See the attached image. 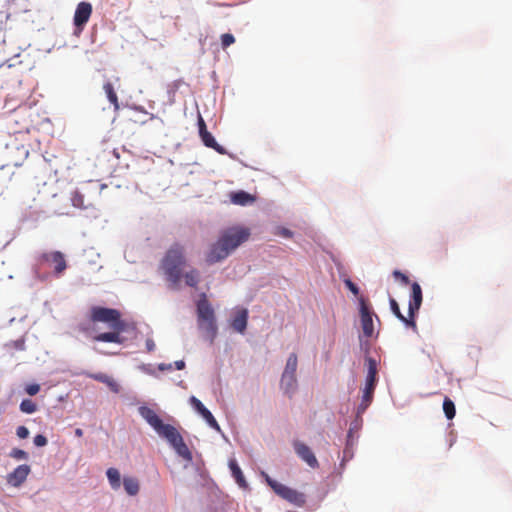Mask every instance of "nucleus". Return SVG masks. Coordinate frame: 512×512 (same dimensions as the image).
I'll list each match as a JSON object with an SVG mask.
<instances>
[{
  "label": "nucleus",
  "instance_id": "f3484780",
  "mask_svg": "<svg viewBox=\"0 0 512 512\" xmlns=\"http://www.w3.org/2000/svg\"><path fill=\"white\" fill-rule=\"evenodd\" d=\"M248 311L247 309L238 310L231 320V327L238 333L243 334L247 328Z\"/></svg>",
  "mask_w": 512,
  "mask_h": 512
},
{
  "label": "nucleus",
  "instance_id": "6e6552de",
  "mask_svg": "<svg viewBox=\"0 0 512 512\" xmlns=\"http://www.w3.org/2000/svg\"><path fill=\"white\" fill-rule=\"evenodd\" d=\"M250 237V230L244 227H231L224 230L220 238L226 244L228 250L233 252Z\"/></svg>",
  "mask_w": 512,
  "mask_h": 512
},
{
  "label": "nucleus",
  "instance_id": "79ce46f5",
  "mask_svg": "<svg viewBox=\"0 0 512 512\" xmlns=\"http://www.w3.org/2000/svg\"><path fill=\"white\" fill-rule=\"evenodd\" d=\"M177 370H182L185 368V362L183 360H178L174 363Z\"/></svg>",
  "mask_w": 512,
  "mask_h": 512
},
{
  "label": "nucleus",
  "instance_id": "4468645a",
  "mask_svg": "<svg viewBox=\"0 0 512 512\" xmlns=\"http://www.w3.org/2000/svg\"><path fill=\"white\" fill-rule=\"evenodd\" d=\"M190 404L205 419L211 428L220 430V427L212 413L203 405L199 399H197L195 396H192L190 398Z\"/></svg>",
  "mask_w": 512,
  "mask_h": 512
},
{
  "label": "nucleus",
  "instance_id": "aec40b11",
  "mask_svg": "<svg viewBox=\"0 0 512 512\" xmlns=\"http://www.w3.org/2000/svg\"><path fill=\"white\" fill-rule=\"evenodd\" d=\"M88 376L98 382L106 384L113 393L120 392V385L111 376L105 373H92Z\"/></svg>",
  "mask_w": 512,
  "mask_h": 512
},
{
  "label": "nucleus",
  "instance_id": "c85d7f7f",
  "mask_svg": "<svg viewBox=\"0 0 512 512\" xmlns=\"http://www.w3.org/2000/svg\"><path fill=\"white\" fill-rule=\"evenodd\" d=\"M20 410L23 413L32 414L37 410V405L30 399H24L20 403Z\"/></svg>",
  "mask_w": 512,
  "mask_h": 512
},
{
  "label": "nucleus",
  "instance_id": "e433bc0d",
  "mask_svg": "<svg viewBox=\"0 0 512 512\" xmlns=\"http://www.w3.org/2000/svg\"><path fill=\"white\" fill-rule=\"evenodd\" d=\"M16 435L21 439H25L29 436V430L25 426H19L16 429Z\"/></svg>",
  "mask_w": 512,
  "mask_h": 512
},
{
  "label": "nucleus",
  "instance_id": "2eb2a0df",
  "mask_svg": "<svg viewBox=\"0 0 512 512\" xmlns=\"http://www.w3.org/2000/svg\"><path fill=\"white\" fill-rule=\"evenodd\" d=\"M29 473H30L29 465H27V464L19 465L17 468L14 469L13 472L8 474L7 482L14 487H18L22 483H24V481L26 480Z\"/></svg>",
  "mask_w": 512,
  "mask_h": 512
},
{
  "label": "nucleus",
  "instance_id": "39448f33",
  "mask_svg": "<svg viewBox=\"0 0 512 512\" xmlns=\"http://www.w3.org/2000/svg\"><path fill=\"white\" fill-rule=\"evenodd\" d=\"M90 321L93 323H106L112 330H125L126 323L121 319L117 309L93 306L90 309Z\"/></svg>",
  "mask_w": 512,
  "mask_h": 512
},
{
  "label": "nucleus",
  "instance_id": "f257e3e1",
  "mask_svg": "<svg viewBox=\"0 0 512 512\" xmlns=\"http://www.w3.org/2000/svg\"><path fill=\"white\" fill-rule=\"evenodd\" d=\"M169 287L179 288L184 280L186 286L197 288L201 281L200 271L188 265L186 248L181 243H173L165 252L159 264Z\"/></svg>",
  "mask_w": 512,
  "mask_h": 512
},
{
  "label": "nucleus",
  "instance_id": "f03ea898",
  "mask_svg": "<svg viewBox=\"0 0 512 512\" xmlns=\"http://www.w3.org/2000/svg\"><path fill=\"white\" fill-rule=\"evenodd\" d=\"M140 415L153 427L158 435L167 440L176 453L187 461L192 460V453L183 440L179 431L170 424H165L157 413L149 407H140Z\"/></svg>",
  "mask_w": 512,
  "mask_h": 512
},
{
  "label": "nucleus",
  "instance_id": "412c9836",
  "mask_svg": "<svg viewBox=\"0 0 512 512\" xmlns=\"http://www.w3.org/2000/svg\"><path fill=\"white\" fill-rule=\"evenodd\" d=\"M280 385L284 393L291 396L297 386L296 375L282 373Z\"/></svg>",
  "mask_w": 512,
  "mask_h": 512
},
{
  "label": "nucleus",
  "instance_id": "393cba45",
  "mask_svg": "<svg viewBox=\"0 0 512 512\" xmlns=\"http://www.w3.org/2000/svg\"><path fill=\"white\" fill-rule=\"evenodd\" d=\"M123 485H124V489L125 491L131 495V496H135L138 494L139 492V482L136 478L134 477H124L123 479Z\"/></svg>",
  "mask_w": 512,
  "mask_h": 512
},
{
  "label": "nucleus",
  "instance_id": "f8f14e48",
  "mask_svg": "<svg viewBox=\"0 0 512 512\" xmlns=\"http://www.w3.org/2000/svg\"><path fill=\"white\" fill-rule=\"evenodd\" d=\"M199 135L206 147L212 148L219 154H225L226 150L224 147L219 145L212 134L207 130L204 119L201 115L198 117Z\"/></svg>",
  "mask_w": 512,
  "mask_h": 512
},
{
  "label": "nucleus",
  "instance_id": "423d86ee",
  "mask_svg": "<svg viewBox=\"0 0 512 512\" xmlns=\"http://www.w3.org/2000/svg\"><path fill=\"white\" fill-rule=\"evenodd\" d=\"M367 376L363 389L362 401L358 407V413L364 412L370 405L377 382V361L372 357H366Z\"/></svg>",
  "mask_w": 512,
  "mask_h": 512
},
{
  "label": "nucleus",
  "instance_id": "72a5a7b5",
  "mask_svg": "<svg viewBox=\"0 0 512 512\" xmlns=\"http://www.w3.org/2000/svg\"><path fill=\"white\" fill-rule=\"evenodd\" d=\"M25 391L28 395L34 396L40 391L39 384H29L26 386Z\"/></svg>",
  "mask_w": 512,
  "mask_h": 512
},
{
  "label": "nucleus",
  "instance_id": "7ed1b4c3",
  "mask_svg": "<svg viewBox=\"0 0 512 512\" xmlns=\"http://www.w3.org/2000/svg\"><path fill=\"white\" fill-rule=\"evenodd\" d=\"M67 267L65 255L60 251H45L36 257L35 273L42 280L49 276L45 270L51 269L52 274L58 278L63 275Z\"/></svg>",
  "mask_w": 512,
  "mask_h": 512
},
{
  "label": "nucleus",
  "instance_id": "ea45409f",
  "mask_svg": "<svg viewBox=\"0 0 512 512\" xmlns=\"http://www.w3.org/2000/svg\"><path fill=\"white\" fill-rule=\"evenodd\" d=\"M145 345H146V349L148 352H152L154 351L155 349V342L153 341V339L151 338H148L145 342Z\"/></svg>",
  "mask_w": 512,
  "mask_h": 512
},
{
  "label": "nucleus",
  "instance_id": "9d476101",
  "mask_svg": "<svg viewBox=\"0 0 512 512\" xmlns=\"http://www.w3.org/2000/svg\"><path fill=\"white\" fill-rule=\"evenodd\" d=\"M230 255V251L226 247V244L219 237L218 240L213 243L205 255V261L208 265L215 264L226 259Z\"/></svg>",
  "mask_w": 512,
  "mask_h": 512
},
{
  "label": "nucleus",
  "instance_id": "bb28decb",
  "mask_svg": "<svg viewBox=\"0 0 512 512\" xmlns=\"http://www.w3.org/2000/svg\"><path fill=\"white\" fill-rule=\"evenodd\" d=\"M107 478L113 489L120 487V473L116 468H109L106 472Z\"/></svg>",
  "mask_w": 512,
  "mask_h": 512
},
{
  "label": "nucleus",
  "instance_id": "5701e85b",
  "mask_svg": "<svg viewBox=\"0 0 512 512\" xmlns=\"http://www.w3.org/2000/svg\"><path fill=\"white\" fill-rule=\"evenodd\" d=\"M254 200V197L245 191H238L231 195V201L236 205L245 206L254 202Z\"/></svg>",
  "mask_w": 512,
  "mask_h": 512
},
{
  "label": "nucleus",
  "instance_id": "a211bd4d",
  "mask_svg": "<svg viewBox=\"0 0 512 512\" xmlns=\"http://www.w3.org/2000/svg\"><path fill=\"white\" fill-rule=\"evenodd\" d=\"M389 303H390V308H391V311L393 312V314L401 321L403 322L406 326L410 327L413 329V331H416L417 330V325H416V322H415V317H410V315L408 314V316H404L401 311H400V307L397 303V301L394 299V298H390L389 300Z\"/></svg>",
  "mask_w": 512,
  "mask_h": 512
},
{
  "label": "nucleus",
  "instance_id": "6ab92c4d",
  "mask_svg": "<svg viewBox=\"0 0 512 512\" xmlns=\"http://www.w3.org/2000/svg\"><path fill=\"white\" fill-rule=\"evenodd\" d=\"M125 330H112L111 332L100 333L94 335L92 338L97 342H108V343H117L122 344L124 339L121 336V333Z\"/></svg>",
  "mask_w": 512,
  "mask_h": 512
},
{
  "label": "nucleus",
  "instance_id": "9b49d317",
  "mask_svg": "<svg viewBox=\"0 0 512 512\" xmlns=\"http://www.w3.org/2000/svg\"><path fill=\"white\" fill-rule=\"evenodd\" d=\"M92 14V5L89 2H80L74 13V25L79 32H82Z\"/></svg>",
  "mask_w": 512,
  "mask_h": 512
},
{
  "label": "nucleus",
  "instance_id": "a878e982",
  "mask_svg": "<svg viewBox=\"0 0 512 512\" xmlns=\"http://www.w3.org/2000/svg\"><path fill=\"white\" fill-rule=\"evenodd\" d=\"M297 365H298L297 355L295 353L290 354L287 359L286 366H285L283 373L287 374V375L288 374L296 375Z\"/></svg>",
  "mask_w": 512,
  "mask_h": 512
},
{
  "label": "nucleus",
  "instance_id": "c9c22d12",
  "mask_svg": "<svg viewBox=\"0 0 512 512\" xmlns=\"http://www.w3.org/2000/svg\"><path fill=\"white\" fill-rule=\"evenodd\" d=\"M47 442V438L42 434H38L34 437V444L37 447H43L47 444Z\"/></svg>",
  "mask_w": 512,
  "mask_h": 512
},
{
  "label": "nucleus",
  "instance_id": "c03bdc74",
  "mask_svg": "<svg viewBox=\"0 0 512 512\" xmlns=\"http://www.w3.org/2000/svg\"><path fill=\"white\" fill-rule=\"evenodd\" d=\"M75 435H76L77 437H82V436H83V430H82L81 428H77V429L75 430Z\"/></svg>",
  "mask_w": 512,
  "mask_h": 512
},
{
  "label": "nucleus",
  "instance_id": "b1692460",
  "mask_svg": "<svg viewBox=\"0 0 512 512\" xmlns=\"http://www.w3.org/2000/svg\"><path fill=\"white\" fill-rule=\"evenodd\" d=\"M103 89L106 93V96H107L109 102L113 105L114 110L118 111L120 108V105H119L118 96L115 92L113 84L111 82H106L103 85Z\"/></svg>",
  "mask_w": 512,
  "mask_h": 512
},
{
  "label": "nucleus",
  "instance_id": "0eeeda50",
  "mask_svg": "<svg viewBox=\"0 0 512 512\" xmlns=\"http://www.w3.org/2000/svg\"><path fill=\"white\" fill-rule=\"evenodd\" d=\"M266 482L277 495H279L283 499L287 500L288 502H290L296 506H299V507H302L305 505L306 499H305V495L303 493H300L297 490H294V489L289 488L281 483H278L277 481L271 479L267 475H266Z\"/></svg>",
  "mask_w": 512,
  "mask_h": 512
},
{
  "label": "nucleus",
  "instance_id": "1a4fd4ad",
  "mask_svg": "<svg viewBox=\"0 0 512 512\" xmlns=\"http://www.w3.org/2000/svg\"><path fill=\"white\" fill-rule=\"evenodd\" d=\"M359 304L360 323L363 332V337L367 339L373 337L377 338L379 332H375L373 322V316H375L376 319L379 321L377 315H375L373 311L369 308L368 304L366 303V300L363 297L359 298Z\"/></svg>",
  "mask_w": 512,
  "mask_h": 512
},
{
  "label": "nucleus",
  "instance_id": "cd10ccee",
  "mask_svg": "<svg viewBox=\"0 0 512 512\" xmlns=\"http://www.w3.org/2000/svg\"><path fill=\"white\" fill-rule=\"evenodd\" d=\"M443 411H444L447 419L452 420L455 417V414H456L455 404L449 397L444 398Z\"/></svg>",
  "mask_w": 512,
  "mask_h": 512
},
{
  "label": "nucleus",
  "instance_id": "a19ab883",
  "mask_svg": "<svg viewBox=\"0 0 512 512\" xmlns=\"http://www.w3.org/2000/svg\"><path fill=\"white\" fill-rule=\"evenodd\" d=\"M360 343H361V348H362L366 353H368V351H369V347H370V345H369L368 341L363 342L362 337L360 336Z\"/></svg>",
  "mask_w": 512,
  "mask_h": 512
},
{
  "label": "nucleus",
  "instance_id": "4be33fe9",
  "mask_svg": "<svg viewBox=\"0 0 512 512\" xmlns=\"http://www.w3.org/2000/svg\"><path fill=\"white\" fill-rule=\"evenodd\" d=\"M229 468H230L232 476L234 477L237 484L242 488H246L247 487L246 480H245L243 473L235 459H231L229 461Z\"/></svg>",
  "mask_w": 512,
  "mask_h": 512
},
{
  "label": "nucleus",
  "instance_id": "dca6fc26",
  "mask_svg": "<svg viewBox=\"0 0 512 512\" xmlns=\"http://www.w3.org/2000/svg\"><path fill=\"white\" fill-rule=\"evenodd\" d=\"M422 304V289L421 286L414 282L411 285V299L409 301V315L410 317H415L420 306Z\"/></svg>",
  "mask_w": 512,
  "mask_h": 512
},
{
  "label": "nucleus",
  "instance_id": "4c0bfd02",
  "mask_svg": "<svg viewBox=\"0 0 512 512\" xmlns=\"http://www.w3.org/2000/svg\"><path fill=\"white\" fill-rule=\"evenodd\" d=\"M78 329H79V331L83 332L87 336H91L92 335L93 329L89 326V324H80L78 326Z\"/></svg>",
  "mask_w": 512,
  "mask_h": 512
},
{
  "label": "nucleus",
  "instance_id": "c756f323",
  "mask_svg": "<svg viewBox=\"0 0 512 512\" xmlns=\"http://www.w3.org/2000/svg\"><path fill=\"white\" fill-rule=\"evenodd\" d=\"M235 43V37L230 33L221 35V45L223 49L228 48L230 45Z\"/></svg>",
  "mask_w": 512,
  "mask_h": 512
},
{
  "label": "nucleus",
  "instance_id": "37998d69",
  "mask_svg": "<svg viewBox=\"0 0 512 512\" xmlns=\"http://www.w3.org/2000/svg\"><path fill=\"white\" fill-rule=\"evenodd\" d=\"M158 368L161 371L170 370L172 369V364H160Z\"/></svg>",
  "mask_w": 512,
  "mask_h": 512
},
{
  "label": "nucleus",
  "instance_id": "473e14b6",
  "mask_svg": "<svg viewBox=\"0 0 512 512\" xmlns=\"http://www.w3.org/2000/svg\"><path fill=\"white\" fill-rule=\"evenodd\" d=\"M393 276H394L396 279L400 280L404 285H408V284L410 283V280H409L408 276H407V275H405V274H403V273H402L401 271H399V270H395V271L393 272Z\"/></svg>",
  "mask_w": 512,
  "mask_h": 512
},
{
  "label": "nucleus",
  "instance_id": "20e7f679",
  "mask_svg": "<svg viewBox=\"0 0 512 512\" xmlns=\"http://www.w3.org/2000/svg\"><path fill=\"white\" fill-rule=\"evenodd\" d=\"M196 306L198 328L202 332L203 337L212 344L217 336L218 327L214 309L209 303L205 293L200 295Z\"/></svg>",
  "mask_w": 512,
  "mask_h": 512
},
{
  "label": "nucleus",
  "instance_id": "7c9ffc66",
  "mask_svg": "<svg viewBox=\"0 0 512 512\" xmlns=\"http://www.w3.org/2000/svg\"><path fill=\"white\" fill-rule=\"evenodd\" d=\"M10 457L17 460H23L28 458V454L22 449L14 448L10 452Z\"/></svg>",
  "mask_w": 512,
  "mask_h": 512
},
{
  "label": "nucleus",
  "instance_id": "2f4dec72",
  "mask_svg": "<svg viewBox=\"0 0 512 512\" xmlns=\"http://www.w3.org/2000/svg\"><path fill=\"white\" fill-rule=\"evenodd\" d=\"M275 234L284 238H292L293 236V232L285 227H278Z\"/></svg>",
  "mask_w": 512,
  "mask_h": 512
},
{
  "label": "nucleus",
  "instance_id": "58836bf2",
  "mask_svg": "<svg viewBox=\"0 0 512 512\" xmlns=\"http://www.w3.org/2000/svg\"><path fill=\"white\" fill-rule=\"evenodd\" d=\"M73 205L76 207H84L82 196L76 193L72 199Z\"/></svg>",
  "mask_w": 512,
  "mask_h": 512
},
{
  "label": "nucleus",
  "instance_id": "ddd939ff",
  "mask_svg": "<svg viewBox=\"0 0 512 512\" xmlns=\"http://www.w3.org/2000/svg\"><path fill=\"white\" fill-rule=\"evenodd\" d=\"M294 449L297 455L306 462L308 466L311 468H317L319 466L317 458L306 444L296 441L294 443Z\"/></svg>",
  "mask_w": 512,
  "mask_h": 512
},
{
  "label": "nucleus",
  "instance_id": "f704fd0d",
  "mask_svg": "<svg viewBox=\"0 0 512 512\" xmlns=\"http://www.w3.org/2000/svg\"><path fill=\"white\" fill-rule=\"evenodd\" d=\"M344 284L355 296L359 295V288L350 279H346Z\"/></svg>",
  "mask_w": 512,
  "mask_h": 512
}]
</instances>
